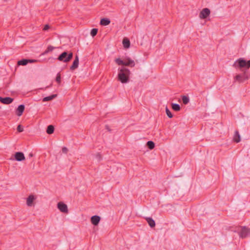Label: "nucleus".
I'll return each instance as SVG.
<instances>
[{
    "mask_svg": "<svg viewBox=\"0 0 250 250\" xmlns=\"http://www.w3.org/2000/svg\"><path fill=\"white\" fill-rule=\"evenodd\" d=\"M233 66L242 72L234 77L235 82L243 83L250 78V74L249 73L248 69L250 67V60L246 61L244 58H239L234 62Z\"/></svg>",
    "mask_w": 250,
    "mask_h": 250,
    "instance_id": "f257e3e1",
    "label": "nucleus"
},
{
    "mask_svg": "<svg viewBox=\"0 0 250 250\" xmlns=\"http://www.w3.org/2000/svg\"><path fill=\"white\" fill-rule=\"evenodd\" d=\"M118 73V79L122 83H126L129 81V76L130 75V71L126 68H122L119 70Z\"/></svg>",
    "mask_w": 250,
    "mask_h": 250,
    "instance_id": "f03ea898",
    "label": "nucleus"
},
{
    "mask_svg": "<svg viewBox=\"0 0 250 250\" xmlns=\"http://www.w3.org/2000/svg\"><path fill=\"white\" fill-rule=\"evenodd\" d=\"M115 62L119 65H125L130 67H134L135 66V62L133 60L129 57H126L123 60L120 58H117L115 60Z\"/></svg>",
    "mask_w": 250,
    "mask_h": 250,
    "instance_id": "7ed1b4c3",
    "label": "nucleus"
},
{
    "mask_svg": "<svg viewBox=\"0 0 250 250\" xmlns=\"http://www.w3.org/2000/svg\"><path fill=\"white\" fill-rule=\"evenodd\" d=\"M72 53H70L69 54H68L66 52H63L59 55V56L58 58V59L60 61L67 62L70 61L72 59Z\"/></svg>",
    "mask_w": 250,
    "mask_h": 250,
    "instance_id": "20e7f679",
    "label": "nucleus"
},
{
    "mask_svg": "<svg viewBox=\"0 0 250 250\" xmlns=\"http://www.w3.org/2000/svg\"><path fill=\"white\" fill-rule=\"evenodd\" d=\"M250 234V229L245 226L241 227L239 232V236L242 238H245Z\"/></svg>",
    "mask_w": 250,
    "mask_h": 250,
    "instance_id": "39448f33",
    "label": "nucleus"
},
{
    "mask_svg": "<svg viewBox=\"0 0 250 250\" xmlns=\"http://www.w3.org/2000/svg\"><path fill=\"white\" fill-rule=\"evenodd\" d=\"M210 11L208 8H205L202 9L199 14V17L201 19H206L210 14Z\"/></svg>",
    "mask_w": 250,
    "mask_h": 250,
    "instance_id": "423d86ee",
    "label": "nucleus"
},
{
    "mask_svg": "<svg viewBox=\"0 0 250 250\" xmlns=\"http://www.w3.org/2000/svg\"><path fill=\"white\" fill-rule=\"evenodd\" d=\"M58 208L62 212L67 213L68 208L66 204L62 202H59L57 205Z\"/></svg>",
    "mask_w": 250,
    "mask_h": 250,
    "instance_id": "0eeeda50",
    "label": "nucleus"
},
{
    "mask_svg": "<svg viewBox=\"0 0 250 250\" xmlns=\"http://www.w3.org/2000/svg\"><path fill=\"white\" fill-rule=\"evenodd\" d=\"M15 159L17 161H22L25 160L24 154L21 152H17L15 154Z\"/></svg>",
    "mask_w": 250,
    "mask_h": 250,
    "instance_id": "6e6552de",
    "label": "nucleus"
},
{
    "mask_svg": "<svg viewBox=\"0 0 250 250\" xmlns=\"http://www.w3.org/2000/svg\"><path fill=\"white\" fill-rule=\"evenodd\" d=\"M13 99L11 97H4L2 98L0 97V102L5 104H8L12 103Z\"/></svg>",
    "mask_w": 250,
    "mask_h": 250,
    "instance_id": "1a4fd4ad",
    "label": "nucleus"
},
{
    "mask_svg": "<svg viewBox=\"0 0 250 250\" xmlns=\"http://www.w3.org/2000/svg\"><path fill=\"white\" fill-rule=\"evenodd\" d=\"M101 218L99 216L94 215L91 217V223L94 226H97L99 223Z\"/></svg>",
    "mask_w": 250,
    "mask_h": 250,
    "instance_id": "9d476101",
    "label": "nucleus"
},
{
    "mask_svg": "<svg viewBox=\"0 0 250 250\" xmlns=\"http://www.w3.org/2000/svg\"><path fill=\"white\" fill-rule=\"evenodd\" d=\"M25 106L23 104L19 105L16 109V114L18 116H21L24 110Z\"/></svg>",
    "mask_w": 250,
    "mask_h": 250,
    "instance_id": "9b49d317",
    "label": "nucleus"
},
{
    "mask_svg": "<svg viewBox=\"0 0 250 250\" xmlns=\"http://www.w3.org/2000/svg\"><path fill=\"white\" fill-rule=\"evenodd\" d=\"M79 65V57L78 55H76L75 57V59L73 62L72 65L70 67V69L72 70H75L76 69Z\"/></svg>",
    "mask_w": 250,
    "mask_h": 250,
    "instance_id": "f8f14e48",
    "label": "nucleus"
},
{
    "mask_svg": "<svg viewBox=\"0 0 250 250\" xmlns=\"http://www.w3.org/2000/svg\"><path fill=\"white\" fill-rule=\"evenodd\" d=\"M35 200L34 196L33 195H30L27 198L26 200V204L28 206L31 207L32 206V204L33 201Z\"/></svg>",
    "mask_w": 250,
    "mask_h": 250,
    "instance_id": "ddd939ff",
    "label": "nucleus"
},
{
    "mask_svg": "<svg viewBox=\"0 0 250 250\" xmlns=\"http://www.w3.org/2000/svg\"><path fill=\"white\" fill-rule=\"evenodd\" d=\"M146 220L147 223L151 228H153L155 226V222L152 218L146 217Z\"/></svg>",
    "mask_w": 250,
    "mask_h": 250,
    "instance_id": "4468645a",
    "label": "nucleus"
},
{
    "mask_svg": "<svg viewBox=\"0 0 250 250\" xmlns=\"http://www.w3.org/2000/svg\"><path fill=\"white\" fill-rule=\"evenodd\" d=\"M233 140L236 143H239L241 140L240 135L239 134L238 131L237 130L235 131V133L233 137Z\"/></svg>",
    "mask_w": 250,
    "mask_h": 250,
    "instance_id": "2eb2a0df",
    "label": "nucleus"
},
{
    "mask_svg": "<svg viewBox=\"0 0 250 250\" xmlns=\"http://www.w3.org/2000/svg\"><path fill=\"white\" fill-rule=\"evenodd\" d=\"M123 46L125 48H128L130 46V41L127 38H124L123 41Z\"/></svg>",
    "mask_w": 250,
    "mask_h": 250,
    "instance_id": "dca6fc26",
    "label": "nucleus"
},
{
    "mask_svg": "<svg viewBox=\"0 0 250 250\" xmlns=\"http://www.w3.org/2000/svg\"><path fill=\"white\" fill-rule=\"evenodd\" d=\"M110 23V21L109 19L107 18H103L101 19L100 21V24L102 25L106 26L108 25Z\"/></svg>",
    "mask_w": 250,
    "mask_h": 250,
    "instance_id": "f3484780",
    "label": "nucleus"
},
{
    "mask_svg": "<svg viewBox=\"0 0 250 250\" xmlns=\"http://www.w3.org/2000/svg\"><path fill=\"white\" fill-rule=\"evenodd\" d=\"M57 96V94L51 95H50L49 96H47V97H44L42 101L43 102H46V101H51V100L54 99V98H55Z\"/></svg>",
    "mask_w": 250,
    "mask_h": 250,
    "instance_id": "a211bd4d",
    "label": "nucleus"
},
{
    "mask_svg": "<svg viewBox=\"0 0 250 250\" xmlns=\"http://www.w3.org/2000/svg\"><path fill=\"white\" fill-rule=\"evenodd\" d=\"M54 131V127L53 125H49L46 129V132L48 134H52Z\"/></svg>",
    "mask_w": 250,
    "mask_h": 250,
    "instance_id": "6ab92c4d",
    "label": "nucleus"
},
{
    "mask_svg": "<svg viewBox=\"0 0 250 250\" xmlns=\"http://www.w3.org/2000/svg\"><path fill=\"white\" fill-rule=\"evenodd\" d=\"M28 62L29 60H28V59H22L18 61V64L20 65H26Z\"/></svg>",
    "mask_w": 250,
    "mask_h": 250,
    "instance_id": "aec40b11",
    "label": "nucleus"
},
{
    "mask_svg": "<svg viewBox=\"0 0 250 250\" xmlns=\"http://www.w3.org/2000/svg\"><path fill=\"white\" fill-rule=\"evenodd\" d=\"M183 103L184 104H187L189 102V99L188 96L184 95L182 97Z\"/></svg>",
    "mask_w": 250,
    "mask_h": 250,
    "instance_id": "412c9836",
    "label": "nucleus"
},
{
    "mask_svg": "<svg viewBox=\"0 0 250 250\" xmlns=\"http://www.w3.org/2000/svg\"><path fill=\"white\" fill-rule=\"evenodd\" d=\"M146 145L150 149H152L155 147V144L151 141H149L147 142Z\"/></svg>",
    "mask_w": 250,
    "mask_h": 250,
    "instance_id": "4be33fe9",
    "label": "nucleus"
},
{
    "mask_svg": "<svg viewBox=\"0 0 250 250\" xmlns=\"http://www.w3.org/2000/svg\"><path fill=\"white\" fill-rule=\"evenodd\" d=\"M171 106L172 109L176 111H178L180 110V106L177 104H172Z\"/></svg>",
    "mask_w": 250,
    "mask_h": 250,
    "instance_id": "5701e85b",
    "label": "nucleus"
},
{
    "mask_svg": "<svg viewBox=\"0 0 250 250\" xmlns=\"http://www.w3.org/2000/svg\"><path fill=\"white\" fill-rule=\"evenodd\" d=\"M98 33V29L96 28H93L91 30L90 34L92 37H94Z\"/></svg>",
    "mask_w": 250,
    "mask_h": 250,
    "instance_id": "b1692460",
    "label": "nucleus"
},
{
    "mask_svg": "<svg viewBox=\"0 0 250 250\" xmlns=\"http://www.w3.org/2000/svg\"><path fill=\"white\" fill-rule=\"evenodd\" d=\"M54 48H55L54 47H53L51 45H49L48 46L47 49L45 51L44 54H46L49 52L52 51Z\"/></svg>",
    "mask_w": 250,
    "mask_h": 250,
    "instance_id": "393cba45",
    "label": "nucleus"
},
{
    "mask_svg": "<svg viewBox=\"0 0 250 250\" xmlns=\"http://www.w3.org/2000/svg\"><path fill=\"white\" fill-rule=\"evenodd\" d=\"M56 81L59 83L60 84L61 82V76L60 73H58L57 75L56 78Z\"/></svg>",
    "mask_w": 250,
    "mask_h": 250,
    "instance_id": "a878e982",
    "label": "nucleus"
},
{
    "mask_svg": "<svg viewBox=\"0 0 250 250\" xmlns=\"http://www.w3.org/2000/svg\"><path fill=\"white\" fill-rule=\"evenodd\" d=\"M166 111L167 116L169 118H171L173 117V115L172 114V113H171V112L170 111V110L168 109V108L167 107H166Z\"/></svg>",
    "mask_w": 250,
    "mask_h": 250,
    "instance_id": "bb28decb",
    "label": "nucleus"
},
{
    "mask_svg": "<svg viewBox=\"0 0 250 250\" xmlns=\"http://www.w3.org/2000/svg\"><path fill=\"white\" fill-rule=\"evenodd\" d=\"M17 130L19 132H21L23 131V128L22 126L21 125H19L17 127Z\"/></svg>",
    "mask_w": 250,
    "mask_h": 250,
    "instance_id": "cd10ccee",
    "label": "nucleus"
},
{
    "mask_svg": "<svg viewBox=\"0 0 250 250\" xmlns=\"http://www.w3.org/2000/svg\"><path fill=\"white\" fill-rule=\"evenodd\" d=\"M49 28V26L48 24H46L44 26L43 30L44 31H46V30H48Z\"/></svg>",
    "mask_w": 250,
    "mask_h": 250,
    "instance_id": "c85d7f7f",
    "label": "nucleus"
},
{
    "mask_svg": "<svg viewBox=\"0 0 250 250\" xmlns=\"http://www.w3.org/2000/svg\"><path fill=\"white\" fill-rule=\"evenodd\" d=\"M62 152L66 153L67 152V148L65 147H63L62 149Z\"/></svg>",
    "mask_w": 250,
    "mask_h": 250,
    "instance_id": "c756f323",
    "label": "nucleus"
},
{
    "mask_svg": "<svg viewBox=\"0 0 250 250\" xmlns=\"http://www.w3.org/2000/svg\"><path fill=\"white\" fill-rule=\"evenodd\" d=\"M28 60H29V62H35L37 61L35 60H29V59H28Z\"/></svg>",
    "mask_w": 250,
    "mask_h": 250,
    "instance_id": "7c9ffc66",
    "label": "nucleus"
},
{
    "mask_svg": "<svg viewBox=\"0 0 250 250\" xmlns=\"http://www.w3.org/2000/svg\"><path fill=\"white\" fill-rule=\"evenodd\" d=\"M106 128L109 131H110V129H109V127L106 125Z\"/></svg>",
    "mask_w": 250,
    "mask_h": 250,
    "instance_id": "2f4dec72",
    "label": "nucleus"
},
{
    "mask_svg": "<svg viewBox=\"0 0 250 250\" xmlns=\"http://www.w3.org/2000/svg\"><path fill=\"white\" fill-rule=\"evenodd\" d=\"M29 156V157H31L33 156V154L32 153H30Z\"/></svg>",
    "mask_w": 250,
    "mask_h": 250,
    "instance_id": "473e14b6",
    "label": "nucleus"
},
{
    "mask_svg": "<svg viewBox=\"0 0 250 250\" xmlns=\"http://www.w3.org/2000/svg\"><path fill=\"white\" fill-rule=\"evenodd\" d=\"M4 1H6V0H4Z\"/></svg>",
    "mask_w": 250,
    "mask_h": 250,
    "instance_id": "72a5a7b5",
    "label": "nucleus"
}]
</instances>
